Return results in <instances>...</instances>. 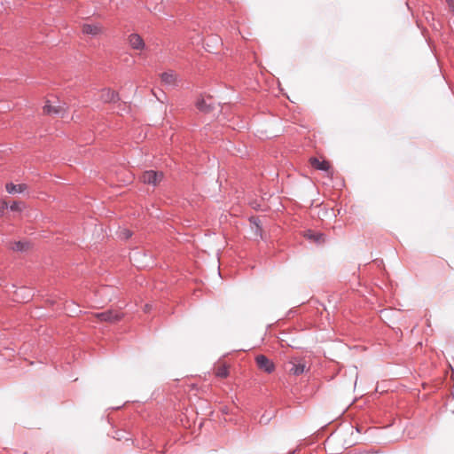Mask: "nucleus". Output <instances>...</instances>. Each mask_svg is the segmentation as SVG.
Here are the masks:
<instances>
[{
    "mask_svg": "<svg viewBox=\"0 0 454 454\" xmlns=\"http://www.w3.org/2000/svg\"><path fill=\"white\" fill-rule=\"evenodd\" d=\"M95 317L102 322L116 323L122 319L123 313L117 310H106L100 313H96Z\"/></svg>",
    "mask_w": 454,
    "mask_h": 454,
    "instance_id": "obj_1",
    "label": "nucleus"
},
{
    "mask_svg": "<svg viewBox=\"0 0 454 454\" xmlns=\"http://www.w3.org/2000/svg\"><path fill=\"white\" fill-rule=\"evenodd\" d=\"M163 178V173L154 170L145 171L140 176L141 181L144 184L157 185Z\"/></svg>",
    "mask_w": 454,
    "mask_h": 454,
    "instance_id": "obj_2",
    "label": "nucleus"
},
{
    "mask_svg": "<svg viewBox=\"0 0 454 454\" xmlns=\"http://www.w3.org/2000/svg\"><path fill=\"white\" fill-rule=\"evenodd\" d=\"M287 366V370L291 374L299 376L305 372L306 364L301 358H293L288 362Z\"/></svg>",
    "mask_w": 454,
    "mask_h": 454,
    "instance_id": "obj_3",
    "label": "nucleus"
},
{
    "mask_svg": "<svg viewBox=\"0 0 454 454\" xmlns=\"http://www.w3.org/2000/svg\"><path fill=\"white\" fill-rule=\"evenodd\" d=\"M255 362L258 368L267 373H271L275 370L274 363L264 355H258L255 357Z\"/></svg>",
    "mask_w": 454,
    "mask_h": 454,
    "instance_id": "obj_4",
    "label": "nucleus"
},
{
    "mask_svg": "<svg viewBox=\"0 0 454 454\" xmlns=\"http://www.w3.org/2000/svg\"><path fill=\"white\" fill-rule=\"evenodd\" d=\"M128 41L130 47L134 50H144L145 48V43L138 34H130L128 37Z\"/></svg>",
    "mask_w": 454,
    "mask_h": 454,
    "instance_id": "obj_5",
    "label": "nucleus"
},
{
    "mask_svg": "<svg viewBox=\"0 0 454 454\" xmlns=\"http://www.w3.org/2000/svg\"><path fill=\"white\" fill-rule=\"evenodd\" d=\"M304 237L317 245L323 244L325 241V234L318 231H314L312 230H306L304 231Z\"/></svg>",
    "mask_w": 454,
    "mask_h": 454,
    "instance_id": "obj_6",
    "label": "nucleus"
},
{
    "mask_svg": "<svg viewBox=\"0 0 454 454\" xmlns=\"http://www.w3.org/2000/svg\"><path fill=\"white\" fill-rule=\"evenodd\" d=\"M43 112L49 115L64 116L65 109L61 106H52L50 101H47L43 106Z\"/></svg>",
    "mask_w": 454,
    "mask_h": 454,
    "instance_id": "obj_7",
    "label": "nucleus"
},
{
    "mask_svg": "<svg viewBox=\"0 0 454 454\" xmlns=\"http://www.w3.org/2000/svg\"><path fill=\"white\" fill-rule=\"evenodd\" d=\"M100 99L105 103L115 102L119 100V95L114 90L104 89L101 91Z\"/></svg>",
    "mask_w": 454,
    "mask_h": 454,
    "instance_id": "obj_8",
    "label": "nucleus"
},
{
    "mask_svg": "<svg viewBox=\"0 0 454 454\" xmlns=\"http://www.w3.org/2000/svg\"><path fill=\"white\" fill-rule=\"evenodd\" d=\"M161 81L168 86H176L177 76L173 71H167L160 74Z\"/></svg>",
    "mask_w": 454,
    "mask_h": 454,
    "instance_id": "obj_9",
    "label": "nucleus"
},
{
    "mask_svg": "<svg viewBox=\"0 0 454 454\" xmlns=\"http://www.w3.org/2000/svg\"><path fill=\"white\" fill-rule=\"evenodd\" d=\"M102 32V27L98 24H84L82 26V33L96 36Z\"/></svg>",
    "mask_w": 454,
    "mask_h": 454,
    "instance_id": "obj_10",
    "label": "nucleus"
},
{
    "mask_svg": "<svg viewBox=\"0 0 454 454\" xmlns=\"http://www.w3.org/2000/svg\"><path fill=\"white\" fill-rule=\"evenodd\" d=\"M309 163L314 168H316L317 170L327 171L330 168V164L328 161L319 160L316 157H311L309 159Z\"/></svg>",
    "mask_w": 454,
    "mask_h": 454,
    "instance_id": "obj_11",
    "label": "nucleus"
},
{
    "mask_svg": "<svg viewBox=\"0 0 454 454\" xmlns=\"http://www.w3.org/2000/svg\"><path fill=\"white\" fill-rule=\"evenodd\" d=\"M249 222L251 223V228L254 231V234L262 239V230L260 218L258 216H251L249 218Z\"/></svg>",
    "mask_w": 454,
    "mask_h": 454,
    "instance_id": "obj_12",
    "label": "nucleus"
},
{
    "mask_svg": "<svg viewBox=\"0 0 454 454\" xmlns=\"http://www.w3.org/2000/svg\"><path fill=\"white\" fill-rule=\"evenodd\" d=\"M5 189L9 193H21L27 190V185L25 184H14L8 183L5 185Z\"/></svg>",
    "mask_w": 454,
    "mask_h": 454,
    "instance_id": "obj_13",
    "label": "nucleus"
},
{
    "mask_svg": "<svg viewBox=\"0 0 454 454\" xmlns=\"http://www.w3.org/2000/svg\"><path fill=\"white\" fill-rule=\"evenodd\" d=\"M208 100H211V98H208ZM196 106L199 110L203 112H208L211 109H213L211 102H207V99L206 98H200L196 102Z\"/></svg>",
    "mask_w": 454,
    "mask_h": 454,
    "instance_id": "obj_14",
    "label": "nucleus"
},
{
    "mask_svg": "<svg viewBox=\"0 0 454 454\" xmlns=\"http://www.w3.org/2000/svg\"><path fill=\"white\" fill-rule=\"evenodd\" d=\"M28 247H29V243L26 242V241L14 242L11 247V248L13 251H17V252H25L28 249Z\"/></svg>",
    "mask_w": 454,
    "mask_h": 454,
    "instance_id": "obj_15",
    "label": "nucleus"
},
{
    "mask_svg": "<svg viewBox=\"0 0 454 454\" xmlns=\"http://www.w3.org/2000/svg\"><path fill=\"white\" fill-rule=\"evenodd\" d=\"M228 375H229V370L226 365H221L216 368V370H215L216 377L224 379V378L228 377Z\"/></svg>",
    "mask_w": 454,
    "mask_h": 454,
    "instance_id": "obj_16",
    "label": "nucleus"
},
{
    "mask_svg": "<svg viewBox=\"0 0 454 454\" xmlns=\"http://www.w3.org/2000/svg\"><path fill=\"white\" fill-rule=\"evenodd\" d=\"M3 207L2 208H10L12 211H20V203L13 201L10 206L7 205L5 201H2Z\"/></svg>",
    "mask_w": 454,
    "mask_h": 454,
    "instance_id": "obj_17",
    "label": "nucleus"
},
{
    "mask_svg": "<svg viewBox=\"0 0 454 454\" xmlns=\"http://www.w3.org/2000/svg\"><path fill=\"white\" fill-rule=\"evenodd\" d=\"M131 235H132V233H131V231H129V230H123V231H121V237H122V238H124V239H129V238H130V237H131Z\"/></svg>",
    "mask_w": 454,
    "mask_h": 454,
    "instance_id": "obj_18",
    "label": "nucleus"
},
{
    "mask_svg": "<svg viewBox=\"0 0 454 454\" xmlns=\"http://www.w3.org/2000/svg\"><path fill=\"white\" fill-rule=\"evenodd\" d=\"M450 11L454 12V0H445Z\"/></svg>",
    "mask_w": 454,
    "mask_h": 454,
    "instance_id": "obj_19",
    "label": "nucleus"
},
{
    "mask_svg": "<svg viewBox=\"0 0 454 454\" xmlns=\"http://www.w3.org/2000/svg\"><path fill=\"white\" fill-rule=\"evenodd\" d=\"M141 255H142V254H141L140 252H135V253L133 254V260H134V261H137V258H138L139 256H141Z\"/></svg>",
    "mask_w": 454,
    "mask_h": 454,
    "instance_id": "obj_20",
    "label": "nucleus"
}]
</instances>
